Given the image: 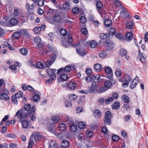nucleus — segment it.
<instances>
[{
  "label": "nucleus",
  "instance_id": "0e129e2a",
  "mask_svg": "<svg viewBox=\"0 0 148 148\" xmlns=\"http://www.w3.org/2000/svg\"><path fill=\"white\" fill-rule=\"evenodd\" d=\"M17 98L16 97V96L15 95L14 96H12V101L15 104H17L18 103Z\"/></svg>",
  "mask_w": 148,
  "mask_h": 148
},
{
  "label": "nucleus",
  "instance_id": "cd10ccee",
  "mask_svg": "<svg viewBox=\"0 0 148 148\" xmlns=\"http://www.w3.org/2000/svg\"><path fill=\"white\" fill-rule=\"evenodd\" d=\"M22 12L18 9H15L14 10V14L16 16H19L22 14Z\"/></svg>",
  "mask_w": 148,
  "mask_h": 148
},
{
  "label": "nucleus",
  "instance_id": "79ce46f5",
  "mask_svg": "<svg viewBox=\"0 0 148 148\" xmlns=\"http://www.w3.org/2000/svg\"><path fill=\"white\" fill-rule=\"evenodd\" d=\"M133 23L131 21H128L127 23L126 26L127 28L132 29L133 27Z\"/></svg>",
  "mask_w": 148,
  "mask_h": 148
},
{
  "label": "nucleus",
  "instance_id": "f8f14e48",
  "mask_svg": "<svg viewBox=\"0 0 148 148\" xmlns=\"http://www.w3.org/2000/svg\"><path fill=\"white\" fill-rule=\"evenodd\" d=\"M20 32L26 38H29L30 36L27 31L26 29H20Z\"/></svg>",
  "mask_w": 148,
  "mask_h": 148
},
{
  "label": "nucleus",
  "instance_id": "e2e57ef3",
  "mask_svg": "<svg viewBox=\"0 0 148 148\" xmlns=\"http://www.w3.org/2000/svg\"><path fill=\"white\" fill-rule=\"evenodd\" d=\"M112 139L115 142H116L119 139V137L116 135H113L112 136Z\"/></svg>",
  "mask_w": 148,
  "mask_h": 148
},
{
  "label": "nucleus",
  "instance_id": "c85d7f7f",
  "mask_svg": "<svg viewBox=\"0 0 148 148\" xmlns=\"http://www.w3.org/2000/svg\"><path fill=\"white\" fill-rule=\"evenodd\" d=\"M103 121L105 124L107 125H110L111 123V119L103 118Z\"/></svg>",
  "mask_w": 148,
  "mask_h": 148
},
{
  "label": "nucleus",
  "instance_id": "2eb2a0df",
  "mask_svg": "<svg viewBox=\"0 0 148 148\" xmlns=\"http://www.w3.org/2000/svg\"><path fill=\"white\" fill-rule=\"evenodd\" d=\"M53 18L54 21L57 23L60 22L62 19L61 16L58 14L55 15L53 17Z\"/></svg>",
  "mask_w": 148,
  "mask_h": 148
},
{
  "label": "nucleus",
  "instance_id": "0eeeda50",
  "mask_svg": "<svg viewBox=\"0 0 148 148\" xmlns=\"http://www.w3.org/2000/svg\"><path fill=\"white\" fill-rule=\"evenodd\" d=\"M56 70L55 69H53L51 68H49L47 69V72L50 77H52V78H56V75L55 73Z\"/></svg>",
  "mask_w": 148,
  "mask_h": 148
},
{
  "label": "nucleus",
  "instance_id": "2f4dec72",
  "mask_svg": "<svg viewBox=\"0 0 148 148\" xmlns=\"http://www.w3.org/2000/svg\"><path fill=\"white\" fill-rule=\"evenodd\" d=\"M112 85V83L109 80L106 81L105 82L104 86L108 89Z\"/></svg>",
  "mask_w": 148,
  "mask_h": 148
},
{
  "label": "nucleus",
  "instance_id": "37998d69",
  "mask_svg": "<svg viewBox=\"0 0 148 148\" xmlns=\"http://www.w3.org/2000/svg\"><path fill=\"white\" fill-rule=\"evenodd\" d=\"M13 37L16 39H18L21 36L20 33L19 32H15L13 34Z\"/></svg>",
  "mask_w": 148,
  "mask_h": 148
},
{
  "label": "nucleus",
  "instance_id": "a878e982",
  "mask_svg": "<svg viewBox=\"0 0 148 148\" xmlns=\"http://www.w3.org/2000/svg\"><path fill=\"white\" fill-rule=\"evenodd\" d=\"M97 42L95 40H92L90 42L89 45L90 47L92 48H95L97 46Z\"/></svg>",
  "mask_w": 148,
  "mask_h": 148
},
{
  "label": "nucleus",
  "instance_id": "4468645a",
  "mask_svg": "<svg viewBox=\"0 0 148 148\" xmlns=\"http://www.w3.org/2000/svg\"><path fill=\"white\" fill-rule=\"evenodd\" d=\"M104 24L105 26L106 27H110L112 25V21L109 19H107L105 20Z\"/></svg>",
  "mask_w": 148,
  "mask_h": 148
},
{
  "label": "nucleus",
  "instance_id": "c9c22d12",
  "mask_svg": "<svg viewBox=\"0 0 148 148\" xmlns=\"http://www.w3.org/2000/svg\"><path fill=\"white\" fill-rule=\"evenodd\" d=\"M108 35V34H107L101 33L99 35V37L101 39H106L107 38Z\"/></svg>",
  "mask_w": 148,
  "mask_h": 148
},
{
  "label": "nucleus",
  "instance_id": "09e8293b",
  "mask_svg": "<svg viewBox=\"0 0 148 148\" xmlns=\"http://www.w3.org/2000/svg\"><path fill=\"white\" fill-rule=\"evenodd\" d=\"M115 37L119 39L123 40L124 39V37L123 35L121 33H118L116 35Z\"/></svg>",
  "mask_w": 148,
  "mask_h": 148
},
{
  "label": "nucleus",
  "instance_id": "20e7f679",
  "mask_svg": "<svg viewBox=\"0 0 148 148\" xmlns=\"http://www.w3.org/2000/svg\"><path fill=\"white\" fill-rule=\"evenodd\" d=\"M24 108L26 111H28V113L30 114L35 113L36 110L35 106H33L31 107V105L29 104L25 105L24 106Z\"/></svg>",
  "mask_w": 148,
  "mask_h": 148
},
{
  "label": "nucleus",
  "instance_id": "4be33fe9",
  "mask_svg": "<svg viewBox=\"0 0 148 148\" xmlns=\"http://www.w3.org/2000/svg\"><path fill=\"white\" fill-rule=\"evenodd\" d=\"M138 82L137 80L136 79H133L132 83L130 84V87L132 89L134 88L136 86Z\"/></svg>",
  "mask_w": 148,
  "mask_h": 148
},
{
  "label": "nucleus",
  "instance_id": "13d9d810",
  "mask_svg": "<svg viewBox=\"0 0 148 148\" xmlns=\"http://www.w3.org/2000/svg\"><path fill=\"white\" fill-rule=\"evenodd\" d=\"M87 21V19L84 16H81L80 18V22L84 24Z\"/></svg>",
  "mask_w": 148,
  "mask_h": 148
},
{
  "label": "nucleus",
  "instance_id": "5701e85b",
  "mask_svg": "<svg viewBox=\"0 0 148 148\" xmlns=\"http://www.w3.org/2000/svg\"><path fill=\"white\" fill-rule=\"evenodd\" d=\"M69 86L70 89H74L76 87V84L75 82H71L69 83Z\"/></svg>",
  "mask_w": 148,
  "mask_h": 148
},
{
  "label": "nucleus",
  "instance_id": "72a5a7b5",
  "mask_svg": "<svg viewBox=\"0 0 148 148\" xmlns=\"http://www.w3.org/2000/svg\"><path fill=\"white\" fill-rule=\"evenodd\" d=\"M112 117V114L109 111H107L106 112L105 114V116L104 118H108V119H111Z\"/></svg>",
  "mask_w": 148,
  "mask_h": 148
},
{
  "label": "nucleus",
  "instance_id": "6e6d98bb",
  "mask_svg": "<svg viewBox=\"0 0 148 148\" xmlns=\"http://www.w3.org/2000/svg\"><path fill=\"white\" fill-rule=\"evenodd\" d=\"M33 98V100L35 102L38 101L40 99L39 96L37 95H34Z\"/></svg>",
  "mask_w": 148,
  "mask_h": 148
},
{
  "label": "nucleus",
  "instance_id": "a19ab883",
  "mask_svg": "<svg viewBox=\"0 0 148 148\" xmlns=\"http://www.w3.org/2000/svg\"><path fill=\"white\" fill-rule=\"evenodd\" d=\"M68 79V76L65 74H62L60 77V79L62 81H66Z\"/></svg>",
  "mask_w": 148,
  "mask_h": 148
},
{
  "label": "nucleus",
  "instance_id": "e433bc0d",
  "mask_svg": "<svg viewBox=\"0 0 148 148\" xmlns=\"http://www.w3.org/2000/svg\"><path fill=\"white\" fill-rule=\"evenodd\" d=\"M69 145L68 141L66 140H64L61 144L62 147L65 148L67 147Z\"/></svg>",
  "mask_w": 148,
  "mask_h": 148
},
{
  "label": "nucleus",
  "instance_id": "dca6fc26",
  "mask_svg": "<svg viewBox=\"0 0 148 148\" xmlns=\"http://www.w3.org/2000/svg\"><path fill=\"white\" fill-rule=\"evenodd\" d=\"M119 53L120 56L123 57L126 56L127 52V50L124 49H121L119 50Z\"/></svg>",
  "mask_w": 148,
  "mask_h": 148
},
{
  "label": "nucleus",
  "instance_id": "b1692460",
  "mask_svg": "<svg viewBox=\"0 0 148 148\" xmlns=\"http://www.w3.org/2000/svg\"><path fill=\"white\" fill-rule=\"evenodd\" d=\"M58 128L60 131L62 132L66 128V126L64 123H60L58 125Z\"/></svg>",
  "mask_w": 148,
  "mask_h": 148
},
{
  "label": "nucleus",
  "instance_id": "603ef678",
  "mask_svg": "<svg viewBox=\"0 0 148 148\" xmlns=\"http://www.w3.org/2000/svg\"><path fill=\"white\" fill-rule=\"evenodd\" d=\"M105 71L106 73H112V69L110 67H106L105 68Z\"/></svg>",
  "mask_w": 148,
  "mask_h": 148
},
{
  "label": "nucleus",
  "instance_id": "aec40b11",
  "mask_svg": "<svg viewBox=\"0 0 148 148\" xmlns=\"http://www.w3.org/2000/svg\"><path fill=\"white\" fill-rule=\"evenodd\" d=\"M3 47L4 48L8 47L11 50H13L14 49V48L12 46L10 45L7 41H5L4 42Z\"/></svg>",
  "mask_w": 148,
  "mask_h": 148
},
{
  "label": "nucleus",
  "instance_id": "5fc2aeb1",
  "mask_svg": "<svg viewBox=\"0 0 148 148\" xmlns=\"http://www.w3.org/2000/svg\"><path fill=\"white\" fill-rule=\"evenodd\" d=\"M107 55V53L104 51H102L99 53V56L100 57L103 58Z\"/></svg>",
  "mask_w": 148,
  "mask_h": 148
},
{
  "label": "nucleus",
  "instance_id": "6ab92c4d",
  "mask_svg": "<svg viewBox=\"0 0 148 148\" xmlns=\"http://www.w3.org/2000/svg\"><path fill=\"white\" fill-rule=\"evenodd\" d=\"M122 99L124 102L128 103L130 102V99L129 97L126 95H124L121 97Z\"/></svg>",
  "mask_w": 148,
  "mask_h": 148
},
{
  "label": "nucleus",
  "instance_id": "a211bd4d",
  "mask_svg": "<svg viewBox=\"0 0 148 148\" xmlns=\"http://www.w3.org/2000/svg\"><path fill=\"white\" fill-rule=\"evenodd\" d=\"M102 68L101 65L98 63L95 64L94 65L95 70L97 72L100 71Z\"/></svg>",
  "mask_w": 148,
  "mask_h": 148
},
{
  "label": "nucleus",
  "instance_id": "680f3d73",
  "mask_svg": "<svg viewBox=\"0 0 148 148\" xmlns=\"http://www.w3.org/2000/svg\"><path fill=\"white\" fill-rule=\"evenodd\" d=\"M23 94V92L21 91H20L18 92L15 94L16 97L18 98H19L21 97Z\"/></svg>",
  "mask_w": 148,
  "mask_h": 148
},
{
  "label": "nucleus",
  "instance_id": "1a4fd4ad",
  "mask_svg": "<svg viewBox=\"0 0 148 148\" xmlns=\"http://www.w3.org/2000/svg\"><path fill=\"white\" fill-rule=\"evenodd\" d=\"M31 137L34 138L35 140L37 141L40 140L42 138V136L40 133L35 132L32 135Z\"/></svg>",
  "mask_w": 148,
  "mask_h": 148
},
{
  "label": "nucleus",
  "instance_id": "f3484780",
  "mask_svg": "<svg viewBox=\"0 0 148 148\" xmlns=\"http://www.w3.org/2000/svg\"><path fill=\"white\" fill-rule=\"evenodd\" d=\"M126 38L125 39L127 41H130L133 38V34L131 32H127L126 34Z\"/></svg>",
  "mask_w": 148,
  "mask_h": 148
},
{
  "label": "nucleus",
  "instance_id": "ea45409f",
  "mask_svg": "<svg viewBox=\"0 0 148 148\" xmlns=\"http://www.w3.org/2000/svg\"><path fill=\"white\" fill-rule=\"evenodd\" d=\"M34 143L32 138L30 137L28 142V146L27 148H31Z\"/></svg>",
  "mask_w": 148,
  "mask_h": 148
},
{
  "label": "nucleus",
  "instance_id": "052dcab7",
  "mask_svg": "<svg viewBox=\"0 0 148 148\" xmlns=\"http://www.w3.org/2000/svg\"><path fill=\"white\" fill-rule=\"evenodd\" d=\"M38 5L40 7L44 5V0H39L38 2Z\"/></svg>",
  "mask_w": 148,
  "mask_h": 148
},
{
  "label": "nucleus",
  "instance_id": "412c9836",
  "mask_svg": "<svg viewBox=\"0 0 148 148\" xmlns=\"http://www.w3.org/2000/svg\"><path fill=\"white\" fill-rule=\"evenodd\" d=\"M22 127L23 128H26L29 126L28 122L26 120L21 121Z\"/></svg>",
  "mask_w": 148,
  "mask_h": 148
},
{
  "label": "nucleus",
  "instance_id": "8fccbe9b",
  "mask_svg": "<svg viewBox=\"0 0 148 148\" xmlns=\"http://www.w3.org/2000/svg\"><path fill=\"white\" fill-rule=\"evenodd\" d=\"M96 5L97 8L98 10L101 9L103 6V4L101 1H97Z\"/></svg>",
  "mask_w": 148,
  "mask_h": 148
},
{
  "label": "nucleus",
  "instance_id": "bf43d9fd",
  "mask_svg": "<svg viewBox=\"0 0 148 148\" xmlns=\"http://www.w3.org/2000/svg\"><path fill=\"white\" fill-rule=\"evenodd\" d=\"M60 33L61 35L64 36H65L67 34L66 30L63 28H62L60 29Z\"/></svg>",
  "mask_w": 148,
  "mask_h": 148
},
{
  "label": "nucleus",
  "instance_id": "bb28decb",
  "mask_svg": "<svg viewBox=\"0 0 148 148\" xmlns=\"http://www.w3.org/2000/svg\"><path fill=\"white\" fill-rule=\"evenodd\" d=\"M20 53L24 55H26L28 53V51L26 48H21L19 50Z\"/></svg>",
  "mask_w": 148,
  "mask_h": 148
},
{
  "label": "nucleus",
  "instance_id": "7ed1b4c3",
  "mask_svg": "<svg viewBox=\"0 0 148 148\" xmlns=\"http://www.w3.org/2000/svg\"><path fill=\"white\" fill-rule=\"evenodd\" d=\"M36 48L37 49L40 50L39 53L41 55H43L47 54V51H44L45 50H44V49H45V46L41 42L37 44Z\"/></svg>",
  "mask_w": 148,
  "mask_h": 148
},
{
  "label": "nucleus",
  "instance_id": "774afa93",
  "mask_svg": "<svg viewBox=\"0 0 148 148\" xmlns=\"http://www.w3.org/2000/svg\"><path fill=\"white\" fill-rule=\"evenodd\" d=\"M81 31L82 33L83 34H87L88 32L87 28L85 27L82 28Z\"/></svg>",
  "mask_w": 148,
  "mask_h": 148
},
{
  "label": "nucleus",
  "instance_id": "864d4df0",
  "mask_svg": "<svg viewBox=\"0 0 148 148\" xmlns=\"http://www.w3.org/2000/svg\"><path fill=\"white\" fill-rule=\"evenodd\" d=\"M115 29L113 28H110L109 30V32L110 35H114L115 34Z\"/></svg>",
  "mask_w": 148,
  "mask_h": 148
},
{
  "label": "nucleus",
  "instance_id": "f03ea898",
  "mask_svg": "<svg viewBox=\"0 0 148 148\" xmlns=\"http://www.w3.org/2000/svg\"><path fill=\"white\" fill-rule=\"evenodd\" d=\"M27 113L25 112L23 109H21L20 110H18L15 114V116H17L19 119L27 117Z\"/></svg>",
  "mask_w": 148,
  "mask_h": 148
},
{
  "label": "nucleus",
  "instance_id": "ddd939ff",
  "mask_svg": "<svg viewBox=\"0 0 148 148\" xmlns=\"http://www.w3.org/2000/svg\"><path fill=\"white\" fill-rule=\"evenodd\" d=\"M49 148H58V145L56 143V142L53 140H51L49 142Z\"/></svg>",
  "mask_w": 148,
  "mask_h": 148
},
{
  "label": "nucleus",
  "instance_id": "39448f33",
  "mask_svg": "<svg viewBox=\"0 0 148 148\" xmlns=\"http://www.w3.org/2000/svg\"><path fill=\"white\" fill-rule=\"evenodd\" d=\"M132 79L131 78L130 76L129 75L125 74L123 78V81L124 82L123 84V86H128L129 84V82Z\"/></svg>",
  "mask_w": 148,
  "mask_h": 148
},
{
  "label": "nucleus",
  "instance_id": "423d86ee",
  "mask_svg": "<svg viewBox=\"0 0 148 148\" xmlns=\"http://www.w3.org/2000/svg\"><path fill=\"white\" fill-rule=\"evenodd\" d=\"M35 5V3H32L31 5H30L28 3H27L26 4V9L28 12L30 14H32L33 13V11L34 9Z\"/></svg>",
  "mask_w": 148,
  "mask_h": 148
},
{
  "label": "nucleus",
  "instance_id": "338daca9",
  "mask_svg": "<svg viewBox=\"0 0 148 148\" xmlns=\"http://www.w3.org/2000/svg\"><path fill=\"white\" fill-rule=\"evenodd\" d=\"M86 73L88 75H90L92 73V71L90 68H87L86 70Z\"/></svg>",
  "mask_w": 148,
  "mask_h": 148
},
{
  "label": "nucleus",
  "instance_id": "f704fd0d",
  "mask_svg": "<svg viewBox=\"0 0 148 148\" xmlns=\"http://www.w3.org/2000/svg\"><path fill=\"white\" fill-rule=\"evenodd\" d=\"M114 100V98L112 97H109L107 98L105 101V103L106 104H108L112 103Z\"/></svg>",
  "mask_w": 148,
  "mask_h": 148
},
{
  "label": "nucleus",
  "instance_id": "de8ad7c7",
  "mask_svg": "<svg viewBox=\"0 0 148 148\" xmlns=\"http://www.w3.org/2000/svg\"><path fill=\"white\" fill-rule=\"evenodd\" d=\"M34 41L37 44L40 43L41 42V39L40 38L39 36H36L35 37L34 39Z\"/></svg>",
  "mask_w": 148,
  "mask_h": 148
},
{
  "label": "nucleus",
  "instance_id": "f257e3e1",
  "mask_svg": "<svg viewBox=\"0 0 148 148\" xmlns=\"http://www.w3.org/2000/svg\"><path fill=\"white\" fill-rule=\"evenodd\" d=\"M1 92L2 93H0V99L3 100H8L10 99L8 95L9 93V91L5 88L4 90H2Z\"/></svg>",
  "mask_w": 148,
  "mask_h": 148
},
{
  "label": "nucleus",
  "instance_id": "69168bd1",
  "mask_svg": "<svg viewBox=\"0 0 148 148\" xmlns=\"http://www.w3.org/2000/svg\"><path fill=\"white\" fill-rule=\"evenodd\" d=\"M106 77L110 79H112L113 78V73H106L105 76Z\"/></svg>",
  "mask_w": 148,
  "mask_h": 148
},
{
  "label": "nucleus",
  "instance_id": "c756f323",
  "mask_svg": "<svg viewBox=\"0 0 148 148\" xmlns=\"http://www.w3.org/2000/svg\"><path fill=\"white\" fill-rule=\"evenodd\" d=\"M77 126L75 124H72L70 126V130L73 132H75L77 130Z\"/></svg>",
  "mask_w": 148,
  "mask_h": 148
},
{
  "label": "nucleus",
  "instance_id": "c03bdc74",
  "mask_svg": "<svg viewBox=\"0 0 148 148\" xmlns=\"http://www.w3.org/2000/svg\"><path fill=\"white\" fill-rule=\"evenodd\" d=\"M85 124L86 123L84 122H80L78 124V127L81 129H83L85 127Z\"/></svg>",
  "mask_w": 148,
  "mask_h": 148
},
{
  "label": "nucleus",
  "instance_id": "7c9ffc66",
  "mask_svg": "<svg viewBox=\"0 0 148 148\" xmlns=\"http://www.w3.org/2000/svg\"><path fill=\"white\" fill-rule=\"evenodd\" d=\"M76 51L77 53L82 56H84L86 54L85 51L77 49Z\"/></svg>",
  "mask_w": 148,
  "mask_h": 148
},
{
  "label": "nucleus",
  "instance_id": "6e6552de",
  "mask_svg": "<svg viewBox=\"0 0 148 148\" xmlns=\"http://www.w3.org/2000/svg\"><path fill=\"white\" fill-rule=\"evenodd\" d=\"M103 45L105 47H107V49L108 50H111L114 47V43L110 40L106 41Z\"/></svg>",
  "mask_w": 148,
  "mask_h": 148
},
{
  "label": "nucleus",
  "instance_id": "9d476101",
  "mask_svg": "<svg viewBox=\"0 0 148 148\" xmlns=\"http://www.w3.org/2000/svg\"><path fill=\"white\" fill-rule=\"evenodd\" d=\"M71 70V67L70 66H67L65 67L64 69L63 68L59 69L58 70L57 73L58 74L59 73L62 71H64L65 72H68Z\"/></svg>",
  "mask_w": 148,
  "mask_h": 148
},
{
  "label": "nucleus",
  "instance_id": "3c124183",
  "mask_svg": "<svg viewBox=\"0 0 148 148\" xmlns=\"http://www.w3.org/2000/svg\"><path fill=\"white\" fill-rule=\"evenodd\" d=\"M77 96L74 94H71L69 95V98L71 101L76 100L77 99Z\"/></svg>",
  "mask_w": 148,
  "mask_h": 148
},
{
  "label": "nucleus",
  "instance_id": "4c0bfd02",
  "mask_svg": "<svg viewBox=\"0 0 148 148\" xmlns=\"http://www.w3.org/2000/svg\"><path fill=\"white\" fill-rule=\"evenodd\" d=\"M70 6L69 3H65L63 5V8L65 10H68L70 9Z\"/></svg>",
  "mask_w": 148,
  "mask_h": 148
},
{
  "label": "nucleus",
  "instance_id": "4d7b16f0",
  "mask_svg": "<svg viewBox=\"0 0 148 148\" xmlns=\"http://www.w3.org/2000/svg\"><path fill=\"white\" fill-rule=\"evenodd\" d=\"M27 89L28 91L33 92L34 93H36L35 90L30 85L27 86Z\"/></svg>",
  "mask_w": 148,
  "mask_h": 148
},
{
  "label": "nucleus",
  "instance_id": "a18cd8bd",
  "mask_svg": "<svg viewBox=\"0 0 148 148\" xmlns=\"http://www.w3.org/2000/svg\"><path fill=\"white\" fill-rule=\"evenodd\" d=\"M78 138L80 140H84L85 139L84 134L83 133H80L77 136Z\"/></svg>",
  "mask_w": 148,
  "mask_h": 148
},
{
  "label": "nucleus",
  "instance_id": "393cba45",
  "mask_svg": "<svg viewBox=\"0 0 148 148\" xmlns=\"http://www.w3.org/2000/svg\"><path fill=\"white\" fill-rule=\"evenodd\" d=\"M10 24L12 26L16 25L18 23L16 19L15 18H12L10 20Z\"/></svg>",
  "mask_w": 148,
  "mask_h": 148
},
{
  "label": "nucleus",
  "instance_id": "49530a36",
  "mask_svg": "<svg viewBox=\"0 0 148 148\" xmlns=\"http://www.w3.org/2000/svg\"><path fill=\"white\" fill-rule=\"evenodd\" d=\"M72 11L74 14H77L79 12V10L78 8L75 7L72 8Z\"/></svg>",
  "mask_w": 148,
  "mask_h": 148
},
{
  "label": "nucleus",
  "instance_id": "9b49d317",
  "mask_svg": "<svg viewBox=\"0 0 148 148\" xmlns=\"http://www.w3.org/2000/svg\"><path fill=\"white\" fill-rule=\"evenodd\" d=\"M94 116L97 119H99L101 116V113L99 109H95L93 112Z\"/></svg>",
  "mask_w": 148,
  "mask_h": 148
},
{
  "label": "nucleus",
  "instance_id": "473e14b6",
  "mask_svg": "<svg viewBox=\"0 0 148 148\" xmlns=\"http://www.w3.org/2000/svg\"><path fill=\"white\" fill-rule=\"evenodd\" d=\"M112 108L115 109H118L120 106V103L119 102H115L112 104Z\"/></svg>",
  "mask_w": 148,
  "mask_h": 148
},
{
  "label": "nucleus",
  "instance_id": "58836bf2",
  "mask_svg": "<svg viewBox=\"0 0 148 148\" xmlns=\"http://www.w3.org/2000/svg\"><path fill=\"white\" fill-rule=\"evenodd\" d=\"M121 70L120 69H117L115 72V75L118 77H119L121 75Z\"/></svg>",
  "mask_w": 148,
  "mask_h": 148
}]
</instances>
